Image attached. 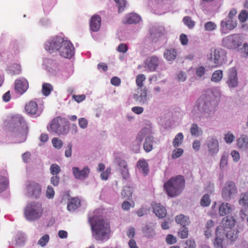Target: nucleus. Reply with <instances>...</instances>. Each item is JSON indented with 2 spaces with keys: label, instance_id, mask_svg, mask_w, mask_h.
Instances as JSON below:
<instances>
[{
  "label": "nucleus",
  "instance_id": "f257e3e1",
  "mask_svg": "<svg viewBox=\"0 0 248 248\" xmlns=\"http://www.w3.org/2000/svg\"><path fill=\"white\" fill-rule=\"evenodd\" d=\"M218 93L216 90L208 89L203 92L193 107L192 113L196 118L201 119L204 115L208 118L213 115L217 106L216 100Z\"/></svg>",
  "mask_w": 248,
  "mask_h": 248
},
{
  "label": "nucleus",
  "instance_id": "f03ea898",
  "mask_svg": "<svg viewBox=\"0 0 248 248\" xmlns=\"http://www.w3.org/2000/svg\"><path fill=\"white\" fill-rule=\"evenodd\" d=\"M93 236L96 240L105 241L109 238V229L105 220L97 216L89 217Z\"/></svg>",
  "mask_w": 248,
  "mask_h": 248
},
{
  "label": "nucleus",
  "instance_id": "7ed1b4c3",
  "mask_svg": "<svg viewBox=\"0 0 248 248\" xmlns=\"http://www.w3.org/2000/svg\"><path fill=\"white\" fill-rule=\"evenodd\" d=\"M185 185L184 177L177 175L170 178L164 184V187L169 196L174 197L181 193L185 187Z\"/></svg>",
  "mask_w": 248,
  "mask_h": 248
},
{
  "label": "nucleus",
  "instance_id": "20e7f679",
  "mask_svg": "<svg viewBox=\"0 0 248 248\" xmlns=\"http://www.w3.org/2000/svg\"><path fill=\"white\" fill-rule=\"evenodd\" d=\"M43 209L42 203L37 202L28 203L24 208L25 218L31 222L38 220L42 216Z\"/></svg>",
  "mask_w": 248,
  "mask_h": 248
},
{
  "label": "nucleus",
  "instance_id": "39448f33",
  "mask_svg": "<svg viewBox=\"0 0 248 248\" xmlns=\"http://www.w3.org/2000/svg\"><path fill=\"white\" fill-rule=\"evenodd\" d=\"M69 128V121L65 118L57 117L54 118L50 124L48 130L58 135H66Z\"/></svg>",
  "mask_w": 248,
  "mask_h": 248
},
{
  "label": "nucleus",
  "instance_id": "423d86ee",
  "mask_svg": "<svg viewBox=\"0 0 248 248\" xmlns=\"http://www.w3.org/2000/svg\"><path fill=\"white\" fill-rule=\"evenodd\" d=\"M237 194V187L232 181H227L225 183L221 191L222 198L226 201L234 199Z\"/></svg>",
  "mask_w": 248,
  "mask_h": 248
},
{
  "label": "nucleus",
  "instance_id": "0eeeda50",
  "mask_svg": "<svg viewBox=\"0 0 248 248\" xmlns=\"http://www.w3.org/2000/svg\"><path fill=\"white\" fill-rule=\"evenodd\" d=\"M64 40L62 37L56 36L46 41L44 45V48L50 53L59 51Z\"/></svg>",
  "mask_w": 248,
  "mask_h": 248
},
{
  "label": "nucleus",
  "instance_id": "6e6552de",
  "mask_svg": "<svg viewBox=\"0 0 248 248\" xmlns=\"http://www.w3.org/2000/svg\"><path fill=\"white\" fill-rule=\"evenodd\" d=\"M59 52L62 57L70 59L74 56L75 48L70 41L64 40Z\"/></svg>",
  "mask_w": 248,
  "mask_h": 248
},
{
  "label": "nucleus",
  "instance_id": "1a4fd4ad",
  "mask_svg": "<svg viewBox=\"0 0 248 248\" xmlns=\"http://www.w3.org/2000/svg\"><path fill=\"white\" fill-rule=\"evenodd\" d=\"M222 43L228 48H236L241 44L240 35L233 34L228 35L223 38Z\"/></svg>",
  "mask_w": 248,
  "mask_h": 248
},
{
  "label": "nucleus",
  "instance_id": "9d476101",
  "mask_svg": "<svg viewBox=\"0 0 248 248\" xmlns=\"http://www.w3.org/2000/svg\"><path fill=\"white\" fill-rule=\"evenodd\" d=\"M11 127L13 132H18L20 130L28 129L24 118L19 115L12 117Z\"/></svg>",
  "mask_w": 248,
  "mask_h": 248
},
{
  "label": "nucleus",
  "instance_id": "9b49d317",
  "mask_svg": "<svg viewBox=\"0 0 248 248\" xmlns=\"http://www.w3.org/2000/svg\"><path fill=\"white\" fill-rule=\"evenodd\" d=\"M133 98L140 105L147 104L149 98L147 96V88L145 87L138 88L137 93L133 95Z\"/></svg>",
  "mask_w": 248,
  "mask_h": 248
},
{
  "label": "nucleus",
  "instance_id": "f8f14e48",
  "mask_svg": "<svg viewBox=\"0 0 248 248\" xmlns=\"http://www.w3.org/2000/svg\"><path fill=\"white\" fill-rule=\"evenodd\" d=\"M237 25L236 20L226 18L220 22V32L223 34H227L230 31L235 28Z\"/></svg>",
  "mask_w": 248,
  "mask_h": 248
},
{
  "label": "nucleus",
  "instance_id": "ddd939ff",
  "mask_svg": "<svg viewBox=\"0 0 248 248\" xmlns=\"http://www.w3.org/2000/svg\"><path fill=\"white\" fill-rule=\"evenodd\" d=\"M26 190V195L31 198H38L41 193L40 186L34 182L27 185Z\"/></svg>",
  "mask_w": 248,
  "mask_h": 248
},
{
  "label": "nucleus",
  "instance_id": "4468645a",
  "mask_svg": "<svg viewBox=\"0 0 248 248\" xmlns=\"http://www.w3.org/2000/svg\"><path fill=\"white\" fill-rule=\"evenodd\" d=\"M72 170L76 179L82 180L87 178L90 172V169L87 166L84 167L81 170L78 167H74Z\"/></svg>",
  "mask_w": 248,
  "mask_h": 248
},
{
  "label": "nucleus",
  "instance_id": "2eb2a0df",
  "mask_svg": "<svg viewBox=\"0 0 248 248\" xmlns=\"http://www.w3.org/2000/svg\"><path fill=\"white\" fill-rule=\"evenodd\" d=\"M28 88L29 83L26 79L20 78L15 80V90L19 94H23L27 91Z\"/></svg>",
  "mask_w": 248,
  "mask_h": 248
},
{
  "label": "nucleus",
  "instance_id": "dca6fc26",
  "mask_svg": "<svg viewBox=\"0 0 248 248\" xmlns=\"http://www.w3.org/2000/svg\"><path fill=\"white\" fill-rule=\"evenodd\" d=\"M237 73L235 67L232 68L228 73V79L227 81L230 88H234L237 87L238 84Z\"/></svg>",
  "mask_w": 248,
  "mask_h": 248
},
{
  "label": "nucleus",
  "instance_id": "f3484780",
  "mask_svg": "<svg viewBox=\"0 0 248 248\" xmlns=\"http://www.w3.org/2000/svg\"><path fill=\"white\" fill-rule=\"evenodd\" d=\"M207 147L209 154L212 155H216L219 150L218 141L215 137H209L207 141Z\"/></svg>",
  "mask_w": 248,
  "mask_h": 248
},
{
  "label": "nucleus",
  "instance_id": "a211bd4d",
  "mask_svg": "<svg viewBox=\"0 0 248 248\" xmlns=\"http://www.w3.org/2000/svg\"><path fill=\"white\" fill-rule=\"evenodd\" d=\"M210 60L214 62H222L226 60V54L223 50L215 49L213 53L211 54Z\"/></svg>",
  "mask_w": 248,
  "mask_h": 248
},
{
  "label": "nucleus",
  "instance_id": "6ab92c4d",
  "mask_svg": "<svg viewBox=\"0 0 248 248\" xmlns=\"http://www.w3.org/2000/svg\"><path fill=\"white\" fill-rule=\"evenodd\" d=\"M101 19L98 15H93L90 21V29L93 31H97L101 26Z\"/></svg>",
  "mask_w": 248,
  "mask_h": 248
},
{
  "label": "nucleus",
  "instance_id": "aec40b11",
  "mask_svg": "<svg viewBox=\"0 0 248 248\" xmlns=\"http://www.w3.org/2000/svg\"><path fill=\"white\" fill-rule=\"evenodd\" d=\"M154 212L159 218L164 217L167 214L165 208L160 203H152Z\"/></svg>",
  "mask_w": 248,
  "mask_h": 248
},
{
  "label": "nucleus",
  "instance_id": "412c9836",
  "mask_svg": "<svg viewBox=\"0 0 248 248\" xmlns=\"http://www.w3.org/2000/svg\"><path fill=\"white\" fill-rule=\"evenodd\" d=\"M141 19L140 16L135 13H130L125 17L124 23L132 24L138 23Z\"/></svg>",
  "mask_w": 248,
  "mask_h": 248
},
{
  "label": "nucleus",
  "instance_id": "4be33fe9",
  "mask_svg": "<svg viewBox=\"0 0 248 248\" xmlns=\"http://www.w3.org/2000/svg\"><path fill=\"white\" fill-rule=\"evenodd\" d=\"M28 129L20 130L18 132H13L16 138V142L21 143L24 141L27 138Z\"/></svg>",
  "mask_w": 248,
  "mask_h": 248
},
{
  "label": "nucleus",
  "instance_id": "5701e85b",
  "mask_svg": "<svg viewBox=\"0 0 248 248\" xmlns=\"http://www.w3.org/2000/svg\"><path fill=\"white\" fill-rule=\"evenodd\" d=\"M142 232L144 237L149 239L154 238L156 235L154 228L148 225H146L142 228Z\"/></svg>",
  "mask_w": 248,
  "mask_h": 248
},
{
  "label": "nucleus",
  "instance_id": "b1692460",
  "mask_svg": "<svg viewBox=\"0 0 248 248\" xmlns=\"http://www.w3.org/2000/svg\"><path fill=\"white\" fill-rule=\"evenodd\" d=\"M233 210V207L230 204L223 202L221 204L219 208V213L221 216H223L230 213Z\"/></svg>",
  "mask_w": 248,
  "mask_h": 248
},
{
  "label": "nucleus",
  "instance_id": "393cba45",
  "mask_svg": "<svg viewBox=\"0 0 248 248\" xmlns=\"http://www.w3.org/2000/svg\"><path fill=\"white\" fill-rule=\"evenodd\" d=\"M236 221L232 216H227L222 220V224L224 228L231 229L235 224Z\"/></svg>",
  "mask_w": 248,
  "mask_h": 248
},
{
  "label": "nucleus",
  "instance_id": "a878e982",
  "mask_svg": "<svg viewBox=\"0 0 248 248\" xmlns=\"http://www.w3.org/2000/svg\"><path fill=\"white\" fill-rule=\"evenodd\" d=\"M7 70L12 75L19 74L21 70V66L17 63H11Z\"/></svg>",
  "mask_w": 248,
  "mask_h": 248
},
{
  "label": "nucleus",
  "instance_id": "bb28decb",
  "mask_svg": "<svg viewBox=\"0 0 248 248\" xmlns=\"http://www.w3.org/2000/svg\"><path fill=\"white\" fill-rule=\"evenodd\" d=\"M38 108L37 104L34 101H31L25 106L27 112L31 115L35 114Z\"/></svg>",
  "mask_w": 248,
  "mask_h": 248
},
{
  "label": "nucleus",
  "instance_id": "cd10ccee",
  "mask_svg": "<svg viewBox=\"0 0 248 248\" xmlns=\"http://www.w3.org/2000/svg\"><path fill=\"white\" fill-rule=\"evenodd\" d=\"M237 145L239 148L245 149L248 146V137L243 135L237 140Z\"/></svg>",
  "mask_w": 248,
  "mask_h": 248
},
{
  "label": "nucleus",
  "instance_id": "c85d7f7f",
  "mask_svg": "<svg viewBox=\"0 0 248 248\" xmlns=\"http://www.w3.org/2000/svg\"><path fill=\"white\" fill-rule=\"evenodd\" d=\"M154 142V138L152 135L148 136L143 144V148L146 152H149L153 149L152 143Z\"/></svg>",
  "mask_w": 248,
  "mask_h": 248
},
{
  "label": "nucleus",
  "instance_id": "c756f323",
  "mask_svg": "<svg viewBox=\"0 0 248 248\" xmlns=\"http://www.w3.org/2000/svg\"><path fill=\"white\" fill-rule=\"evenodd\" d=\"M177 52L174 49L171 48L165 51L164 56L165 59L169 61L174 60L176 57Z\"/></svg>",
  "mask_w": 248,
  "mask_h": 248
},
{
  "label": "nucleus",
  "instance_id": "7c9ffc66",
  "mask_svg": "<svg viewBox=\"0 0 248 248\" xmlns=\"http://www.w3.org/2000/svg\"><path fill=\"white\" fill-rule=\"evenodd\" d=\"M175 221L178 224H180L182 227H186L189 223L188 217L183 215L177 216L176 217Z\"/></svg>",
  "mask_w": 248,
  "mask_h": 248
},
{
  "label": "nucleus",
  "instance_id": "2f4dec72",
  "mask_svg": "<svg viewBox=\"0 0 248 248\" xmlns=\"http://www.w3.org/2000/svg\"><path fill=\"white\" fill-rule=\"evenodd\" d=\"M238 231L234 230H230L227 232L224 230L223 233H225V236L228 240L231 241V242H233L236 240L238 237Z\"/></svg>",
  "mask_w": 248,
  "mask_h": 248
},
{
  "label": "nucleus",
  "instance_id": "473e14b6",
  "mask_svg": "<svg viewBox=\"0 0 248 248\" xmlns=\"http://www.w3.org/2000/svg\"><path fill=\"white\" fill-rule=\"evenodd\" d=\"M80 204V201L78 198H73L70 200L67 204V209L69 211H74Z\"/></svg>",
  "mask_w": 248,
  "mask_h": 248
},
{
  "label": "nucleus",
  "instance_id": "72a5a7b5",
  "mask_svg": "<svg viewBox=\"0 0 248 248\" xmlns=\"http://www.w3.org/2000/svg\"><path fill=\"white\" fill-rule=\"evenodd\" d=\"M190 131L191 134L195 137H198L202 134V129L195 123L192 124Z\"/></svg>",
  "mask_w": 248,
  "mask_h": 248
},
{
  "label": "nucleus",
  "instance_id": "f704fd0d",
  "mask_svg": "<svg viewBox=\"0 0 248 248\" xmlns=\"http://www.w3.org/2000/svg\"><path fill=\"white\" fill-rule=\"evenodd\" d=\"M43 66L45 69L51 74H55L58 70V66L56 63H44Z\"/></svg>",
  "mask_w": 248,
  "mask_h": 248
},
{
  "label": "nucleus",
  "instance_id": "c9c22d12",
  "mask_svg": "<svg viewBox=\"0 0 248 248\" xmlns=\"http://www.w3.org/2000/svg\"><path fill=\"white\" fill-rule=\"evenodd\" d=\"M133 193V189L131 187L128 186H125L123 187L121 194L122 197L126 199L130 200Z\"/></svg>",
  "mask_w": 248,
  "mask_h": 248
},
{
  "label": "nucleus",
  "instance_id": "e433bc0d",
  "mask_svg": "<svg viewBox=\"0 0 248 248\" xmlns=\"http://www.w3.org/2000/svg\"><path fill=\"white\" fill-rule=\"evenodd\" d=\"M141 142L142 140L140 139L136 138L131 146V150L135 153H138L140 149Z\"/></svg>",
  "mask_w": 248,
  "mask_h": 248
},
{
  "label": "nucleus",
  "instance_id": "4c0bfd02",
  "mask_svg": "<svg viewBox=\"0 0 248 248\" xmlns=\"http://www.w3.org/2000/svg\"><path fill=\"white\" fill-rule=\"evenodd\" d=\"M53 86L49 83H45L42 85V93L45 96H48L53 90Z\"/></svg>",
  "mask_w": 248,
  "mask_h": 248
},
{
  "label": "nucleus",
  "instance_id": "58836bf2",
  "mask_svg": "<svg viewBox=\"0 0 248 248\" xmlns=\"http://www.w3.org/2000/svg\"><path fill=\"white\" fill-rule=\"evenodd\" d=\"M223 77V72L221 70L215 71L212 74L211 80L214 82H218Z\"/></svg>",
  "mask_w": 248,
  "mask_h": 248
},
{
  "label": "nucleus",
  "instance_id": "ea45409f",
  "mask_svg": "<svg viewBox=\"0 0 248 248\" xmlns=\"http://www.w3.org/2000/svg\"><path fill=\"white\" fill-rule=\"evenodd\" d=\"M184 136L182 133L177 134L173 141V145L174 147H179L182 143L183 140Z\"/></svg>",
  "mask_w": 248,
  "mask_h": 248
},
{
  "label": "nucleus",
  "instance_id": "a19ab883",
  "mask_svg": "<svg viewBox=\"0 0 248 248\" xmlns=\"http://www.w3.org/2000/svg\"><path fill=\"white\" fill-rule=\"evenodd\" d=\"M137 166L139 169H141L143 173L145 175L147 174L148 170V164L145 160H140L138 161Z\"/></svg>",
  "mask_w": 248,
  "mask_h": 248
},
{
  "label": "nucleus",
  "instance_id": "79ce46f5",
  "mask_svg": "<svg viewBox=\"0 0 248 248\" xmlns=\"http://www.w3.org/2000/svg\"><path fill=\"white\" fill-rule=\"evenodd\" d=\"M8 185V181L6 177L0 176V193L6 189Z\"/></svg>",
  "mask_w": 248,
  "mask_h": 248
},
{
  "label": "nucleus",
  "instance_id": "37998d69",
  "mask_svg": "<svg viewBox=\"0 0 248 248\" xmlns=\"http://www.w3.org/2000/svg\"><path fill=\"white\" fill-rule=\"evenodd\" d=\"M183 20L184 24L187 26L189 29H192L194 28L195 23L192 20L190 17L188 16H185L183 18Z\"/></svg>",
  "mask_w": 248,
  "mask_h": 248
},
{
  "label": "nucleus",
  "instance_id": "c03bdc74",
  "mask_svg": "<svg viewBox=\"0 0 248 248\" xmlns=\"http://www.w3.org/2000/svg\"><path fill=\"white\" fill-rule=\"evenodd\" d=\"M114 1L117 3L119 13L123 11L126 6V1L125 0H114Z\"/></svg>",
  "mask_w": 248,
  "mask_h": 248
},
{
  "label": "nucleus",
  "instance_id": "a18cd8bd",
  "mask_svg": "<svg viewBox=\"0 0 248 248\" xmlns=\"http://www.w3.org/2000/svg\"><path fill=\"white\" fill-rule=\"evenodd\" d=\"M49 240V236L48 234L43 235L38 241L37 244L42 247L46 245Z\"/></svg>",
  "mask_w": 248,
  "mask_h": 248
},
{
  "label": "nucleus",
  "instance_id": "49530a36",
  "mask_svg": "<svg viewBox=\"0 0 248 248\" xmlns=\"http://www.w3.org/2000/svg\"><path fill=\"white\" fill-rule=\"evenodd\" d=\"M229 154L228 153L224 152L222 156L220 162V168L223 169L228 164V158Z\"/></svg>",
  "mask_w": 248,
  "mask_h": 248
},
{
  "label": "nucleus",
  "instance_id": "de8ad7c7",
  "mask_svg": "<svg viewBox=\"0 0 248 248\" xmlns=\"http://www.w3.org/2000/svg\"><path fill=\"white\" fill-rule=\"evenodd\" d=\"M61 170L60 166L56 164H53L50 168V173L53 175H58Z\"/></svg>",
  "mask_w": 248,
  "mask_h": 248
},
{
  "label": "nucleus",
  "instance_id": "09e8293b",
  "mask_svg": "<svg viewBox=\"0 0 248 248\" xmlns=\"http://www.w3.org/2000/svg\"><path fill=\"white\" fill-rule=\"evenodd\" d=\"M157 66L158 64L156 63H145L144 67L146 71L152 72L155 71Z\"/></svg>",
  "mask_w": 248,
  "mask_h": 248
},
{
  "label": "nucleus",
  "instance_id": "8fccbe9b",
  "mask_svg": "<svg viewBox=\"0 0 248 248\" xmlns=\"http://www.w3.org/2000/svg\"><path fill=\"white\" fill-rule=\"evenodd\" d=\"M239 204L248 207V193H242L240 195Z\"/></svg>",
  "mask_w": 248,
  "mask_h": 248
},
{
  "label": "nucleus",
  "instance_id": "3c124183",
  "mask_svg": "<svg viewBox=\"0 0 248 248\" xmlns=\"http://www.w3.org/2000/svg\"><path fill=\"white\" fill-rule=\"evenodd\" d=\"M188 230L186 227H182L178 232L179 236L182 238H186L188 236Z\"/></svg>",
  "mask_w": 248,
  "mask_h": 248
},
{
  "label": "nucleus",
  "instance_id": "603ef678",
  "mask_svg": "<svg viewBox=\"0 0 248 248\" xmlns=\"http://www.w3.org/2000/svg\"><path fill=\"white\" fill-rule=\"evenodd\" d=\"M145 79V77L143 74H139L137 76L136 78V84L138 86V88H143V82Z\"/></svg>",
  "mask_w": 248,
  "mask_h": 248
},
{
  "label": "nucleus",
  "instance_id": "864d4df0",
  "mask_svg": "<svg viewBox=\"0 0 248 248\" xmlns=\"http://www.w3.org/2000/svg\"><path fill=\"white\" fill-rule=\"evenodd\" d=\"M214 245L216 248H225V246L223 244V240L217 236H216L214 240Z\"/></svg>",
  "mask_w": 248,
  "mask_h": 248
},
{
  "label": "nucleus",
  "instance_id": "5fc2aeb1",
  "mask_svg": "<svg viewBox=\"0 0 248 248\" xmlns=\"http://www.w3.org/2000/svg\"><path fill=\"white\" fill-rule=\"evenodd\" d=\"M210 200L208 194H205L201 200V204L202 206L205 207L209 205Z\"/></svg>",
  "mask_w": 248,
  "mask_h": 248
},
{
  "label": "nucleus",
  "instance_id": "6e6d98bb",
  "mask_svg": "<svg viewBox=\"0 0 248 248\" xmlns=\"http://www.w3.org/2000/svg\"><path fill=\"white\" fill-rule=\"evenodd\" d=\"M115 163L119 167V169L127 167L126 162L123 159L116 157L115 159Z\"/></svg>",
  "mask_w": 248,
  "mask_h": 248
},
{
  "label": "nucleus",
  "instance_id": "4d7b16f0",
  "mask_svg": "<svg viewBox=\"0 0 248 248\" xmlns=\"http://www.w3.org/2000/svg\"><path fill=\"white\" fill-rule=\"evenodd\" d=\"M248 18V12L246 10H242L239 14L238 18L240 22H245Z\"/></svg>",
  "mask_w": 248,
  "mask_h": 248
},
{
  "label": "nucleus",
  "instance_id": "13d9d810",
  "mask_svg": "<svg viewBox=\"0 0 248 248\" xmlns=\"http://www.w3.org/2000/svg\"><path fill=\"white\" fill-rule=\"evenodd\" d=\"M52 143L53 146L57 149H61L63 145L62 140L58 139V138H54L52 139Z\"/></svg>",
  "mask_w": 248,
  "mask_h": 248
},
{
  "label": "nucleus",
  "instance_id": "bf43d9fd",
  "mask_svg": "<svg viewBox=\"0 0 248 248\" xmlns=\"http://www.w3.org/2000/svg\"><path fill=\"white\" fill-rule=\"evenodd\" d=\"M216 28V24L212 21L207 22L204 24V28L206 31H212L215 30Z\"/></svg>",
  "mask_w": 248,
  "mask_h": 248
},
{
  "label": "nucleus",
  "instance_id": "052dcab7",
  "mask_svg": "<svg viewBox=\"0 0 248 248\" xmlns=\"http://www.w3.org/2000/svg\"><path fill=\"white\" fill-rule=\"evenodd\" d=\"M150 132V130L147 128H143L141 130V131L139 133L137 138H139L142 141V140L144 137L147 136L149 132Z\"/></svg>",
  "mask_w": 248,
  "mask_h": 248
},
{
  "label": "nucleus",
  "instance_id": "680f3d73",
  "mask_svg": "<svg viewBox=\"0 0 248 248\" xmlns=\"http://www.w3.org/2000/svg\"><path fill=\"white\" fill-rule=\"evenodd\" d=\"M183 153V150L181 148H178L174 150L172 152L171 155L172 158L176 159L179 157Z\"/></svg>",
  "mask_w": 248,
  "mask_h": 248
},
{
  "label": "nucleus",
  "instance_id": "e2e57ef3",
  "mask_svg": "<svg viewBox=\"0 0 248 248\" xmlns=\"http://www.w3.org/2000/svg\"><path fill=\"white\" fill-rule=\"evenodd\" d=\"M55 192L53 188L51 186H48L46 191V196L49 199L54 197Z\"/></svg>",
  "mask_w": 248,
  "mask_h": 248
},
{
  "label": "nucleus",
  "instance_id": "0e129e2a",
  "mask_svg": "<svg viewBox=\"0 0 248 248\" xmlns=\"http://www.w3.org/2000/svg\"><path fill=\"white\" fill-rule=\"evenodd\" d=\"M166 241L170 245L173 244L176 242V238L172 234H168L166 237Z\"/></svg>",
  "mask_w": 248,
  "mask_h": 248
},
{
  "label": "nucleus",
  "instance_id": "69168bd1",
  "mask_svg": "<svg viewBox=\"0 0 248 248\" xmlns=\"http://www.w3.org/2000/svg\"><path fill=\"white\" fill-rule=\"evenodd\" d=\"M127 50L128 46L127 45L123 43L120 44L117 47L118 51L123 53H125Z\"/></svg>",
  "mask_w": 248,
  "mask_h": 248
},
{
  "label": "nucleus",
  "instance_id": "338daca9",
  "mask_svg": "<svg viewBox=\"0 0 248 248\" xmlns=\"http://www.w3.org/2000/svg\"><path fill=\"white\" fill-rule=\"evenodd\" d=\"M185 248H195L196 244L194 240L189 239L187 240L185 242Z\"/></svg>",
  "mask_w": 248,
  "mask_h": 248
},
{
  "label": "nucleus",
  "instance_id": "774afa93",
  "mask_svg": "<svg viewBox=\"0 0 248 248\" xmlns=\"http://www.w3.org/2000/svg\"><path fill=\"white\" fill-rule=\"evenodd\" d=\"M235 139L234 136L232 134L228 133L225 135L224 140L227 143H232Z\"/></svg>",
  "mask_w": 248,
  "mask_h": 248
}]
</instances>
